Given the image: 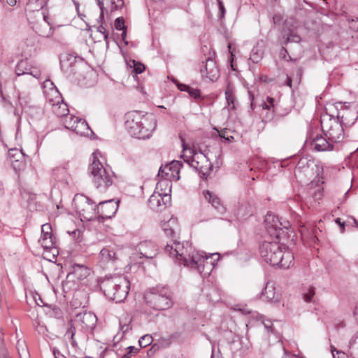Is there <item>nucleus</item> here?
<instances>
[{
	"instance_id": "f257e3e1",
	"label": "nucleus",
	"mask_w": 358,
	"mask_h": 358,
	"mask_svg": "<svg viewBox=\"0 0 358 358\" xmlns=\"http://www.w3.org/2000/svg\"><path fill=\"white\" fill-rule=\"evenodd\" d=\"M177 227V217H171L167 222L162 224L165 234L172 238L164 248L165 253L175 257L185 266L197 271L203 278L209 275L215 262L219 259V254L207 255L204 252L194 251L189 242L177 241L174 239Z\"/></svg>"
},
{
	"instance_id": "f03ea898",
	"label": "nucleus",
	"mask_w": 358,
	"mask_h": 358,
	"mask_svg": "<svg viewBox=\"0 0 358 358\" xmlns=\"http://www.w3.org/2000/svg\"><path fill=\"white\" fill-rule=\"evenodd\" d=\"M157 127V121L152 115H144L143 112L134 110L126 114L125 127L133 137L139 139L148 138Z\"/></svg>"
},
{
	"instance_id": "7ed1b4c3",
	"label": "nucleus",
	"mask_w": 358,
	"mask_h": 358,
	"mask_svg": "<svg viewBox=\"0 0 358 358\" xmlns=\"http://www.w3.org/2000/svg\"><path fill=\"white\" fill-rule=\"evenodd\" d=\"M259 253L266 263L273 266L287 269L294 264L293 253L275 241H264L259 246Z\"/></svg>"
},
{
	"instance_id": "20e7f679",
	"label": "nucleus",
	"mask_w": 358,
	"mask_h": 358,
	"mask_svg": "<svg viewBox=\"0 0 358 358\" xmlns=\"http://www.w3.org/2000/svg\"><path fill=\"white\" fill-rule=\"evenodd\" d=\"M129 285V280L123 275L106 276L100 283V288L108 299L120 303L127 296Z\"/></svg>"
},
{
	"instance_id": "39448f33",
	"label": "nucleus",
	"mask_w": 358,
	"mask_h": 358,
	"mask_svg": "<svg viewBox=\"0 0 358 358\" xmlns=\"http://www.w3.org/2000/svg\"><path fill=\"white\" fill-rule=\"evenodd\" d=\"M92 156V162L89 166L92 182L99 192H105L113 183L114 173L103 166L99 160L96 152L93 153Z\"/></svg>"
},
{
	"instance_id": "423d86ee",
	"label": "nucleus",
	"mask_w": 358,
	"mask_h": 358,
	"mask_svg": "<svg viewBox=\"0 0 358 358\" xmlns=\"http://www.w3.org/2000/svg\"><path fill=\"white\" fill-rule=\"evenodd\" d=\"M97 322L95 314L91 312H83L76 315L74 320L69 322V327L66 331L65 336H69L73 348H77L78 343L74 338L76 328L80 329L86 334H92Z\"/></svg>"
},
{
	"instance_id": "0eeeda50",
	"label": "nucleus",
	"mask_w": 358,
	"mask_h": 358,
	"mask_svg": "<svg viewBox=\"0 0 358 358\" xmlns=\"http://www.w3.org/2000/svg\"><path fill=\"white\" fill-rule=\"evenodd\" d=\"M148 306L157 310H164L172 307L173 302L169 289L157 286L150 289L145 296Z\"/></svg>"
},
{
	"instance_id": "6e6552de",
	"label": "nucleus",
	"mask_w": 358,
	"mask_h": 358,
	"mask_svg": "<svg viewBox=\"0 0 358 358\" xmlns=\"http://www.w3.org/2000/svg\"><path fill=\"white\" fill-rule=\"evenodd\" d=\"M321 127L324 136L334 143H340L344 139V126L333 115L329 114L322 115Z\"/></svg>"
},
{
	"instance_id": "1a4fd4ad",
	"label": "nucleus",
	"mask_w": 358,
	"mask_h": 358,
	"mask_svg": "<svg viewBox=\"0 0 358 358\" xmlns=\"http://www.w3.org/2000/svg\"><path fill=\"white\" fill-rule=\"evenodd\" d=\"M322 173V166L308 157L300 158L294 169L296 177L301 178L303 176L308 180L316 178L319 180Z\"/></svg>"
},
{
	"instance_id": "9d476101",
	"label": "nucleus",
	"mask_w": 358,
	"mask_h": 358,
	"mask_svg": "<svg viewBox=\"0 0 358 358\" xmlns=\"http://www.w3.org/2000/svg\"><path fill=\"white\" fill-rule=\"evenodd\" d=\"M265 229L267 234L272 238L279 239L284 233V229H288V221L280 222L279 217L275 215L268 213L264 220Z\"/></svg>"
},
{
	"instance_id": "9b49d317",
	"label": "nucleus",
	"mask_w": 358,
	"mask_h": 358,
	"mask_svg": "<svg viewBox=\"0 0 358 358\" xmlns=\"http://www.w3.org/2000/svg\"><path fill=\"white\" fill-rule=\"evenodd\" d=\"M94 203L90 198L83 195L76 194L73 199V206L80 216L84 219L91 220L92 212L95 210Z\"/></svg>"
},
{
	"instance_id": "f8f14e48",
	"label": "nucleus",
	"mask_w": 358,
	"mask_h": 358,
	"mask_svg": "<svg viewBox=\"0 0 358 358\" xmlns=\"http://www.w3.org/2000/svg\"><path fill=\"white\" fill-rule=\"evenodd\" d=\"M187 162L191 167L197 170L200 177L203 179H207L213 169V164L207 155L202 152H200V156L196 152L194 153L193 158L191 160H187Z\"/></svg>"
},
{
	"instance_id": "ddd939ff",
	"label": "nucleus",
	"mask_w": 358,
	"mask_h": 358,
	"mask_svg": "<svg viewBox=\"0 0 358 358\" xmlns=\"http://www.w3.org/2000/svg\"><path fill=\"white\" fill-rule=\"evenodd\" d=\"M336 118L344 127H351L358 119V106L343 107L338 111Z\"/></svg>"
},
{
	"instance_id": "4468645a",
	"label": "nucleus",
	"mask_w": 358,
	"mask_h": 358,
	"mask_svg": "<svg viewBox=\"0 0 358 358\" xmlns=\"http://www.w3.org/2000/svg\"><path fill=\"white\" fill-rule=\"evenodd\" d=\"M78 167L76 163L67 162L62 165L53 169V175L55 178L59 181H63L66 184H69V179L71 176L76 173Z\"/></svg>"
},
{
	"instance_id": "2eb2a0df",
	"label": "nucleus",
	"mask_w": 358,
	"mask_h": 358,
	"mask_svg": "<svg viewBox=\"0 0 358 358\" xmlns=\"http://www.w3.org/2000/svg\"><path fill=\"white\" fill-rule=\"evenodd\" d=\"M117 259V256L114 247L106 246L102 248L98 256V265L106 268L113 266Z\"/></svg>"
},
{
	"instance_id": "dca6fc26",
	"label": "nucleus",
	"mask_w": 358,
	"mask_h": 358,
	"mask_svg": "<svg viewBox=\"0 0 358 358\" xmlns=\"http://www.w3.org/2000/svg\"><path fill=\"white\" fill-rule=\"evenodd\" d=\"M118 209L117 202H114L113 200H108L100 201L98 206H96L95 210L99 214L100 219H109L111 218L117 212Z\"/></svg>"
},
{
	"instance_id": "f3484780",
	"label": "nucleus",
	"mask_w": 358,
	"mask_h": 358,
	"mask_svg": "<svg viewBox=\"0 0 358 358\" xmlns=\"http://www.w3.org/2000/svg\"><path fill=\"white\" fill-rule=\"evenodd\" d=\"M311 148L317 152L331 151L334 149V143L326 136L317 134L310 142Z\"/></svg>"
},
{
	"instance_id": "a211bd4d",
	"label": "nucleus",
	"mask_w": 358,
	"mask_h": 358,
	"mask_svg": "<svg viewBox=\"0 0 358 358\" xmlns=\"http://www.w3.org/2000/svg\"><path fill=\"white\" fill-rule=\"evenodd\" d=\"M201 73L211 81L216 80L220 76V70L215 61L210 57L206 59L205 65L201 69Z\"/></svg>"
},
{
	"instance_id": "6ab92c4d",
	"label": "nucleus",
	"mask_w": 358,
	"mask_h": 358,
	"mask_svg": "<svg viewBox=\"0 0 358 358\" xmlns=\"http://www.w3.org/2000/svg\"><path fill=\"white\" fill-rule=\"evenodd\" d=\"M138 250L141 255V257H144L147 259H152L157 253V248L155 244L148 241L140 243Z\"/></svg>"
},
{
	"instance_id": "aec40b11",
	"label": "nucleus",
	"mask_w": 358,
	"mask_h": 358,
	"mask_svg": "<svg viewBox=\"0 0 358 358\" xmlns=\"http://www.w3.org/2000/svg\"><path fill=\"white\" fill-rule=\"evenodd\" d=\"M205 199L211 204V206L216 210V211L222 215L225 213L226 208L221 203L220 198L214 193L206 190L203 192Z\"/></svg>"
},
{
	"instance_id": "412c9836",
	"label": "nucleus",
	"mask_w": 358,
	"mask_h": 358,
	"mask_svg": "<svg viewBox=\"0 0 358 358\" xmlns=\"http://www.w3.org/2000/svg\"><path fill=\"white\" fill-rule=\"evenodd\" d=\"M262 297L267 301L278 303L280 301V295L275 292L274 284L267 282L264 291L262 294Z\"/></svg>"
},
{
	"instance_id": "4be33fe9",
	"label": "nucleus",
	"mask_w": 358,
	"mask_h": 358,
	"mask_svg": "<svg viewBox=\"0 0 358 358\" xmlns=\"http://www.w3.org/2000/svg\"><path fill=\"white\" fill-rule=\"evenodd\" d=\"M61 97L57 101L50 100V103L52 105V112L58 117H66L69 115V110L68 106L65 103L63 100H61Z\"/></svg>"
},
{
	"instance_id": "5701e85b",
	"label": "nucleus",
	"mask_w": 358,
	"mask_h": 358,
	"mask_svg": "<svg viewBox=\"0 0 358 358\" xmlns=\"http://www.w3.org/2000/svg\"><path fill=\"white\" fill-rule=\"evenodd\" d=\"M89 275V269L83 264H74L71 266V271L69 273L67 277H75L77 280L85 278Z\"/></svg>"
},
{
	"instance_id": "b1692460",
	"label": "nucleus",
	"mask_w": 358,
	"mask_h": 358,
	"mask_svg": "<svg viewBox=\"0 0 358 358\" xmlns=\"http://www.w3.org/2000/svg\"><path fill=\"white\" fill-rule=\"evenodd\" d=\"M15 73L18 76L29 74L33 76L34 78L38 77V73H34L32 71V67L28 64L27 60H22L17 63L15 68Z\"/></svg>"
},
{
	"instance_id": "393cba45",
	"label": "nucleus",
	"mask_w": 358,
	"mask_h": 358,
	"mask_svg": "<svg viewBox=\"0 0 358 358\" xmlns=\"http://www.w3.org/2000/svg\"><path fill=\"white\" fill-rule=\"evenodd\" d=\"M253 213V207L248 202L241 203L236 209V216L238 219H244L248 216H250Z\"/></svg>"
},
{
	"instance_id": "a878e982",
	"label": "nucleus",
	"mask_w": 358,
	"mask_h": 358,
	"mask_svg": "<svg viewBox=\"0 0 358 358\" xmlns=\"http://www.w3.org/2000/svg\"><path fill=\"white\" fill-rule=\"evenodd\" d=\"M170 196L167 194H164L163 196L161 194H158V195H152L149 199V203L151 205H154L156 203V206L159 208L166 207L167 202L170 201Z\"/></svg>"
},
{
	"instance_id": "bb28decb",
	"label": "nucleus",
	"mask_w": 358,
	"mask_h": 358,
	"mask_svg": "<svg viewBox=\"0 0 358 358\" xmlns=\"http://www.w3.org/2000/svg\"><path fill=\"white\" fill-rule=\"evenodd\" d=\"M90 128L85 120L80 118L76 126L73 127V131L80 136H87Z\"/></svg>"
},
{
	"instance_id": "cd10ccee",
	"label": "nucleus",
	"mask_w": 358,
	"mask_h": 358,
	"mask_svg": "<svg viewBox=\"0 0 358 358\" xmlns=\"http://www.w3.org/2000/svg\"><path fill=\"white\" fill-rule=\"evenodd\" d=\"M177 87L178 90L182 92H187L189 96L194 99H197L201 97V91L199 89L192 88L189 85L182 83H178Z\"/></svg>"
},
{
	"instance_id": "c85d7f7f",
	"label": "nucleus",
	"mask_w": 358,
	"mask_h": 358,
	"mask_svg": "<svg viewBox=\"0 0 358 358\" xmlns=\"http://www.w3.org/2000/svg\"><path fill=\"white\" fill-rule=\"evenodd\" d=\"M349 353L353 358H358V331L349 342Z\"/></svg>"
},
{
	"instance_id": "c756f323",
	"label": "nucleus",
	"mask_w": 358,
	"mask_h": 358,
	"mask_svg": "<svg viewBox=\"0 0 358 358\" xmlns=\"http://www.w3.org/2000/svg\"><path fill=\"white\" fill-rule=\"evenodd\" d=\"M301 41V37L289 31L286 35H283L281 39V43L282 45H287L289 43H299Z\"/></svg>"
},
{
	"instance_id": "7c9ffc66",
	"label": "nucleus",
	"mask_w": 358,
	"mask_h": 358,
	"mask_svg": "<svg viewBox=\"0 0 358 358\" xmlns=\"http://www.w3.org/2000/svg\"><path fill=\"white\" fill-rule=\"evenodd\" d=\"M79 119V117L74 115H68L64 117L63 123L66 129L73 131V127L76 126V124L78 122Z\"/></svg>"
},
{
	"instance_id": "2f4dec72",
	"label": "nucleus",
	"mask_w": 358,
	"mask_h": 358,
	"mask_svg": "<svg viewBox=\"0 0 358 358\" xmlns=\"http://www.w3.org/2000/svg\"><path fill=\"white\" fill-rule=\"evenodd\" d=\"M263 57V51L257 47H254L250 52V59L253 63H258Z\"/></svg>"
},
{
	"instance_id": "473e14b6",
	"label": "nucleus",
	"mask_w": 358,
	"mask_h": 358,
	"mask_svg": "<svg viewBox=\"0 0 358 358\" xmlns=\"http://www.w3.org/2000/svg\"><path fill=\"white\" fill-rule=\"evenodd\" d=\"M8 156L10 159V162L14 159H23V153L22 150H18L17 148L10 149L8 150Z\"/></svg>"
},
{
	"instance_id": "72a5a7b5",
	"label": "nucleus",
	"mask_w": 358,
	"mask_h": 358,
	"mask_svg": "<svg viewBox=\"0 0 358 358\" xmlns=\"http://www.w3.org/2000/svg\"><path fill=\"white\" fill-rule=\"evenodd\" d=\"M153 339L152 336L146 334L140 338L138 343L141 348H145L150 345Z\"/></svg>"
},
{
	"instance_id": "f704fd0d",
	"label": "nucleus",
	"mask_w": 358,
	"mask_h": 358,
	"mask_svg": "<svg viewBox=\"0 0 358 358\" xmlns=\"http://www.w3.org/2000/svg\"><path fill=\"white\" fill-rule=\"evenodd\" d=\"M11 165L16 171H20L24 168L25 163L22 159L17 158V159L13 160Z\"/></svg>"
},
{
	"instance_id": "c9c22d12",
	"label": "nucleus",
	"mask_w": 358,
	"mask_h": 358,
	"mask_svg": "<svg viewBox=\"0 0 358 358\" xmlns=\"http://www.w3.org/2000/svg\"><path fill=\"white\" fill-rule=\"evenodd\" d=\"M48 17L47 15H44V16H43V20H44L48 23V27H49L48 31H47V32H45V31H41V30L39 31V34H40L41 36H43V37H47V38L52 36V34H53V30H52V27L50 26V22L48 20Z\"/></svg>"
},
{
	"instance_id": "e433bc0d",
	"label": "nucleus",
	"mask_w": 358,
	"mask_h": 358,
	"mask_svg": "<svg viewBox=\"0 0 358 358\" xmlns=\"http://www.w3.org/2000/svg\"><path fill=\"white\" fill-rule=\"evenodd\" d=\"M263 109H271L274 108L275 99L272 97L267 96L266 101H263L262 103Z\"/></svg>"
},
{
	"instance_id": "4c0bfd02",
	"label": "nucleus",
	"mask_w": 358,
	"mask_h": 358,
	"mask_svg": "<svg viewBox=\"0 0 358 358\" xmlns=\"http://www.w3.org/2000/svg\"><path fill=\"white\" fill-rule=\"evenodd\" d=\"M125 350L126 352L122 355V358H131L138 352V350L133 346L127 347Z\"/></svg>"
},
{
	"instance_id": "58836bf2",
	"label": "nucleus",
	"mask_w": 358,
	"mask_h": 358,
	"mask_svg": "<svg viewBox=\"0 0 358 358\" xmlns=\"http://www.w3.org/2000/svg\"><path fill=\"white\" fill-rule=\"evenodd\" d=\"M39 243L41 246L45 249H51L55 245L53 239H39Z\"/></svg>"
},
{
	"instance_id": "ea45409f",
	"label": "nucleus",
	"mask_w": 358,
	"mask_h": 358,
	"mask_svg": "<svg viewBox=\"0 0 358 358\" xmlns=\"http://www.w3.org/2000/svg\"><path fill=\"white\" fill-rule=\"evenodd\" d=\"M134 63V69L132 70V73H134L136 75L140 74L145 70V66L140 63V62H136L134 60L133 61Z\"/></svg>"
},
{
	"instance_id": "a19ab883",
	"label": "nucleus",
	"mask_w": 358,
	"mask_h": 358,
	"mask_svg": "<svg viewBox=\"0 0 358 358\" xmlns=\"http://www.w3.org/2000/svg\"><path fill=\"white\" fill-rule=\"evenodd\" d=\"M315 295V289L313 287H309L306 293L303 294V298L305 301L310 302Z\"/></svg>"
},
{
	"instance_id": "79ce46f5",
	"label": "nucleus",
	"mask_w": 358,
	"mask_h": 358,
	"mask_svg": "<svg viewBox=\"0 0 358 358\" xmlns=\"http://www.w3.org/2000/svg\"><path fill=\"white\" fill-rule=\"evenodd\" d=\"M225 97H226V100H227V103H228L229 106H230L231 104L234 105V101H235V97H234L232 92H231L230 90H227L225 92ZM233 108H234V106H233Z\"/></svg>"
},
{
	"instance_id": "37998d69",
	"label": "nucleus",
	"mask_w": 358,
	"mask_h": 358,
	"mask_svg": "<svg viewBox=\"0 0 358 358\" xmlns=\"http://www.w3.org/2000/svg\"><path fill=\"white\" fill-rule=\"evenodd\" d=\"M182 166V164L180 162L176 161V162H172L169 166V170L172 171H176L177 173L179 172L180 168Z\"/></svg>"
},
{
	"instance_id": "c03bdc74",
	"label": "nucleus",
	"mask_w": 358,
	"mask_h": 358,
	"mask_svg": "<svg viewBox=\"0 0 358 358\" xmlns=\"http://www.w3.org/2000/svg\"><path fill=\"white\" fill-rule=\"evenodd\" d=\"M115 27L117 30L124 28V20L123 17H117L115 21Z\"/></svg>"
},
{
	"instance_id": "a18cd8bd",
	"label": "nucleus",
	"mask_w": 358,
	"mask_h": 358,
	"mask_svg": "<svg viewBox=\"0 0 358 358\" xmlns=\"http://www.w3.org/2000/svg\"><path fill=\"white\" fill-rule=\"evenodd\" d=\"M97 31L103 34L104 40L106 41V47L108 48V34L107 33L106 28L102 24H101L97 27Z\"/></svg>"
},
{
	"instance_id": "49530a36",
	"label": "nucleus",
	"mask_w": 358,
	"mask_h": 358,
	"mask_svg": "<svg viewBox=\"0 0 358 358\" xmlns=\"http://www.w3.org/2000/svg\"><path fill=\"white\" fill-rule=\"evenodd\" d=\"M262 324H263L265 329H266L268 332L271 331L273 334L274 333V331L273 329V324L270 320H263Z\"/></svg>"
},
{
	"instance_id": "de8ad7c7",
	"label": "nucleus",
	"mask_w": 358,
	"mask_h": 358,
	"mask_svg": "<svg viewBox=\"0 0 358 358\" xmlns=\"http://www.w3.org/2000/svg\"><path fill=\"white\" fill-rule=\"evenodd\" d=\"M41 234H52L51 225L48 223L43 224L41 226Z\"/></svg>"
},
{
	"instance_id": "09e8293b",
	"label": "nucleus",
	"mask_w": 358,
	"mask_h": 358,
	"mask_svg": "<svg viewBox=\"0 0 358 358\" xmlns=\"http://www.w3.org/2000/svg\"><path fill=\"white\" fill-rule=\"evenodd\" d=\"M287 55L288 52L287 49L282 46L279 52L280 57L284 60L288 61L289 59H287Z\"/></svg>"
},
{
	"instance_id": "8fccbe9b",
	"label": "nucleus",
	"mask_w": 358,
	"mask_h": 358,
	"mask_svg": "<svg viewBox=\"0 0 358 358\" xmlns=\"http://www.w3.org/2000/svg\"><path fill=\"white\" fill-rule=\"evenodd\" d=\"M322 196V190L321 189H318L317 190H316L313 195V198L315 201L320 200Z\"/></svg>"
},
{
	"instance_id": "3c124183",
	"label": "nucleus",
	"mask_w": 358,
	"mask_h": 358,
	"mask_svg": "<svg viewBox=\"0 0 358 358\" xmlns=\"http://www.w3.org/2000/svg\"><path fill=\"white\" fill-rule=\"evenodd\" d=\"M217 3H218V5H219V8H220V12H221V15H222V17L224 16V13H225V8H224V4H223V2L222 0H217Z\"/></svg>"
},
{
	"instance_id": "603ef678",
	"label": "nucleus",
	"mask_w": 358,
	"mask_h": 358,
	"mask_svg": "<svg viewBox=\"0 0 358 358\" xmlns=\"http://www.w3.org/2000/svg\"><path fill=\"white\" fill-rule=\"evenodd\" d=\"M40 239H53L52 234H41Z\"/></svg>"
},
{
	"instance_id": "864d4df0",
	"label": "nucleus",
	"mask_w": 358,
	"mask_h": 358,
	"mask_svg": "<svg viewBox=\"0 0 358 358\" xmlns=\"http://www.w3.org/2000/svg\"><path fill=\"white\" fill-rule=\"evenodd\" d=\"M52 310L57 317H60L62 316V311L59 308H55Z\"/></svg>"
},
{
	"instance_id": "5fc2aeb1",
	"label": "nucleus",
	"mask_w": 358,
	"mask_h": 358,
	"mask_svg": "<svg viewBox=\"0 0 358 358\" xmlns=\"http://www.w3.org/2000/svg\"><path fill=\"white\" fill-rule=\"evenodd\" d=\"M53 85H54L53 83L51 80H45L44 82V87L45 88V87H50H50L53 86Z\"/></svg>"
},
{
	"instance_id": "6e6d98bb",
	"label": "nucleus",
	"mask_w": 358,
	"mask_h": 358,
	"mask_svg": "<svg viewBox=\"0 0 358 358\" xmlns=\"http://www.w3.org/2000/svg\"><path fill=\"white\" fill-rule=\"evenodd\" d=\"M335 351L336 352V354L338 355V357H336V358H346V355L345 353L339 352L336 350H335Z\"/></svg>"
},
{
	"instance_id": "4d7b16f0",
	"label": "nucleus",
	"mask_w": 358,
	"mask_h": 358,
	"mask_svg": "<svg viewBox=\"0 0 358 358\" xmlns=\"http://www.w3.org/2000/svg\"><path fill=\"white\" fill-rule=\"evenodd\" d=\"M336 222L338 223L341 227L342 231H344V222H341V218H337L336 220Z\"/></svg>"
},
{
	"instance_id": "13d9d810",
	"label": "nucleus",
	"mask_w": 358,
	"mask_h": 358,
	"mask_svg": "<svg viewBox=\"0 0 358 358\" xmlns=\"http://www.w3.org/2000/svg\"><path fill=\"white\" fill-rule=\"evenodd\" d=\"M292 78L289 76H287V80H286V85L289 86V87H292Z\"/></svg>"
},
{
	"instance_id": "bf43d9fd",
	"label": "nucleus",
	"mask_w": 358,
	"mask_h": 358,
	"mask_svg": "<svg viewBox=\"0 0 358 358\" xmlns=\"http://www.w3.org/2000/svg\"><path fill=\"white\" fill-rule=\"evenodd\" d=\"M6 1L10 6H14L16 4V0H6Z\"/></svg>"
},
{
	"instance_id": "052dcab7",
	"label": "nucleus",
	"mask_w": 358,
	"mask_h": 358,
	"mask_svg": "<svg viewBox=\"0 0 358 358\" xmlns=\"http://www.w3.org/2000/svg\"><path fill=\"white\" fill-rule=\"evenodd\" d=\"M354 316L355 317L356 321L358 323V307H356L354 310Z\"/></svg>"
},
{
	"instance_id": "680f3d73",
	"label": "nucleus",
	"mask_w": 358,
	"mask_h": 358,
	"mask_svg": "<svg viewBox=\"0 0 358 358\" xmlns=\"http://www.w3.org/2000/svg\"><path fill=\"white\" fill-rule=\"evenodd\" d=\"M3 185L1 182H0V196L3 195Z\"/></svg>"
},
{
	"instance_id": "e2e57ef3",
	"label": "nucleus",
	"mask_w": 358,
	"mask_h": 358,
	"mask_svg": "<svg viewBox=\"0 0 358 358\" xmlns=\"http://www.w3.org/2000/svg\"><path fill=\"white\" fill-rule=\"evenodd\" d=\"M126 36H127V34H126V31L124 30L123 32L121 34V37H122V41H125Z\"/></svg>"
},
{
	"instance_id": "0e129e2a",
	"label": "nucleus",
	"mask_w": 358,
	"mask_h": 358,
	"mask_svg": "<svg viewBox=\"0 0 358 358\" xmlns=\"http://www.w3.org/2000/svg\"><path fill=\"white\" fill-rule=\"evenodd\" d=\"M250 97L251 99V108L253 110L255 108L254 103H253V96L250 94Z\"/></svg>"
},
{
	"instance_id": "69168bd1",
	"label": "nucleus",
	"mask_w": 358,
	"mask_h": 358,
	"mask_svg": "<svg viewBox=\"0 0 358 358\" xmlns=\"http://www.w3.org/2000/svg\"><path fill=\"white\" fill-rule=\"evenodd\" d=\"M232 139H234V137L231 136H226V138H225V141L227 142H230Z\"/></svg>"
},
{
	"instance_id": "338daca9",
	"label": "nucleus",
	"mask_w": 358,
	"mask_h": 358,
	"mask_svg": "<svg viewBox=\"0 0 358 358\" xmlns=\"http://www.w3.org/2000/svg\"><path fill=\"white\" fill-rule=\"evenodd\" d=\"M60 63H61V66H62V69L65 68V67H66V64H66V63H65V62H64V61H63V60H61Z\"/></svg>"
},
{
	"instance_id": "774afa93",
	"label": "nucleus",
	"mask_w": 358,
	"mask_h": 358,
	"mask_svg": "<svg viewBox=\"0 0 358 358\" xmlns=\"http://www.w3.org/2000/svg\"><path fill=\"white\" fill-rule=\"evenodd\" d=\"M0 358H9V357L6 354L3 353L0 355Z\"/></svg>"
}]
</instances>
